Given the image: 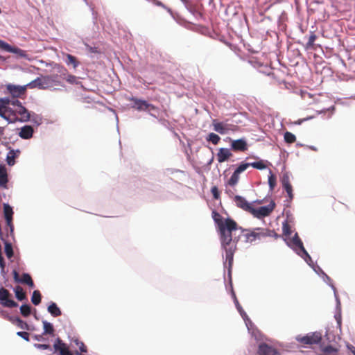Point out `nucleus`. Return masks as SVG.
Returning a JSON list of instances; mask_svg holds the SVG:
<instances>
[{
    "label": "nucleus",
    "mask_w": 355,
    "mask_h": 355,
    "mask_svg": "<svg viewBox=\"0 0 355 355\" xmlns=\"http://www.w3.org/2000/svg\"><path fill=\"white\" fill-rule=\"evenodd\" d=\"M321 355H338L339 354V347L338 345H327L324 343L320 345Z\"/></svg>",
    "instance_id": "obj_14"
},
{
    "label": "nucleus",
    "mask_w": 355,
    "mask_h": 355,
    "mask_svg": "<svg viewBox=\"0 0 355 355\" xmlns=\"http://www.w3.org/2000/svg\"><path fill=\"white\" fill-rule=\"evenodd\" d=\"M250 166L259 170L265 169L266 168V165L262 160L250 163Z\"/></svg>",
    "instance_id": "obj_41"
},
{
    "label": "nucleus",
    "mask_w": 355,
    "mask_h": 355,
    "mask_svg": "<svg viewBox=\"0 0 355 355\" xmlns=\"http://www.w3.org/2000/svg\"><path fill=\"white\" fill-rule=\"evenodd\" d=\"M0 49L7 52L15 53L19 58H28V55L26 51L22 50L17 46H12L1 40H0Z\"/></svg>",
    "instance_id": "obj_10"
},
{
    "label": "nucleus",
    "mask_w": 355,
    "mask_h": 355,
    "mask_svg": "<svg viewBox=\"0 0 355 355\" xmlns=\"http://www.w3.org/2000/svg\"><path fill=\"white\" fill-rule=\"evenodd\" d=\"M347 348L354 354V355H355V347L349 345H347Z\"/></svg>",
    "instance_id": "obj_54"
},
{
    "label": "nucleus",
    "mask_w": 355,
    "mask_h": 355,
    "mask_svg": "<svg viewBox=\"0 0 355 355\" xmlns=\"http://www.w3.org/2000/svg\"><path fill=\"white\" fill-rule=\"evenodd\" d=\"M0 267L1 269V272H3L4 268H5V262H4L3 258L1 255V253H0Z\"/></svg>",
    "instance_id": "obj_51"
},
{
    "label": "nucleus",
    "mask_w": 355,
    "mask_h": 355,
    "mask_svg": "<svg viewBox=\"0 0 355 355\" xmlns=\"http://www.w3.org/2000/svg\"><path fill=\"white\" fill-rule=\"evenodd\" d=\"M10 236H10V233L6 232V238L1 237V240L3 241L5 244V253L8 259H10L13 256L12 245L9 240Z\"/></svg>",
    "instance_id": "obj_20"
},
{
    "label": "nucleus",
    "mask_w": 355,
    "mask_h": 355,
    "mask_svg": "<svg viewBox=\"0 0 355 355\" xmlns=\"http://www.w3.org/2000/svg\"><path fill=\"white\" fill-rule=\"evenodd\" d=\"M13 210L8 204H3V216L6 220V231L10 232L12 238L14 237V225L12 223Z\"/></svg>",
    "instance_id": "obj_5"
},
{
    "label": "nucleus",
    "mask_w": 355,
    "mask_h": 355,
    "mask_svg": "<svg viewBox=\"0 0 355 355\" xmlns=\"http://www.w3.org/2000/svg\"><path fill=\"white\" fill-rule=\"evenodd\" d=\"M207 140L211 142L213 144L216 145L220 141V138L218 135L211 132L209 134L208 137H207Z\"/></svg>",
    "instance_id": "obj_36"
},
{
    "label": "nucleus",
    "mask_w": 355,
    "mask_h": 355,
    "mask_svg": "<svg viewBox=\"0 0 355 355\" xmlns=\"http://www.w3.org/2000/svg\"><path fill=\"white\" fill-rule=\"evenodd\" d=\"M316 39H317L316 35L313 32H311V35L309 37L308 42L306 43V46H305V49H315L314 42Z\"/></svg>",
    "instance_id": "obj_29"
},
{
    "label": "nucleus",
    "mask_w": 355,
    "mask_h": 355,
    "mask_svg": "<svg viewBox=\"0 0 355 355\" xmlns=\"http://www.w3.org/2000/svg\"><path fill=\"white\" fill-rule=\"evenodd\" d=\"M248 241L252 242L256 239H261L266 237H274L277 239L279 235L274 231L268 228L257 227L251 232L245 234Z\"/></svg>",
    "instance_id": "obj_3"
},
{
    "label": "nucleus",
    "mask_w": 355,
    "mask_h": 355,
    "mask_svg": "<svg viewBox=\"0 0 355 355\" xmlns=\"http://www.w3.org/2000/svg\"><path fill=\"white\" fill-rule=\"evenodd\" d=\"M275 207V203L272 201L268 205L260 207L258 209H255L252 207L250 211V214H252L254 216L260 218L261 217L269 216Z\"/></svg>",
    "instance_id": "obj_6"
},
{
    "label": "nucleus",
    "mask_w": 355,
    "mask_h": 355,
    "mask_svg": "<svg viewBox=\"0 0 355 355\" xmlns=\"http://www.w3.org/2000/svg\"><path fill=\"white\" fill-rule=\"evenodd\" d=\"M12 322L22 329L29 330V325L18 317L15 318Z\"/></svg>",
    "instance_id": "obj_32"
},
{
    "label": "nucleus",
    "mask_w": 355,
    "mask_h": 355,
    "mask_svg": "<svg viewBox=\"0 0 355 355\" xmlns=\"http://www.w3.org/2000/svg\"><path fill=\"white\" fill-rule=\"evenodd\" d=\"M0 104L4 105L6 107H8L7 105L10 104V100L6 98H0Z\"/></svg>",
    "instance_id": "obj_48"
},
{
    "label": "nucleus",
    "mask_w": 355,
    "mask_h": 355,
    "mask_svg": "<svg viewBox=\"0 0 355 355\" xmlns=\"http://www.w3.org/2000/svg\"><path fill=\"white\" fill-rule=\"evenodd\" d=\"M259 355H280L279 352L273 347L266 343L260 344L258 349Z\"/></svg>",
    "instance_id": "obj_17"
},
{
    "label": "nucleus",
    "mask_w": 355,
    "mask_h": 355,
    "mask_svg": "<svg viewBox=\"0 0 355 355\" xmlns=\"http://www.w3.org/2000/svg\"><path fill=\"white\" fill-rule=\"evenodd\" d=\"M15 153L13 150H10L7 157L6 161L9 166H13L15 164Z\"/></svg>",
    "instance_id": "obj_39"
},
{
    "label": "nucleus",
    "mask_w": 355,
    "mask_h": 355,
    "mask_svg": "<svg viewBox=\"0 0 355 355\" xmlns=\"http://www.w3.org/2000/svg\"><path fill=\"white\" fill-rule=\"evenodd\" d=\"M12 275L15 282L26 284L31 288H33L35 286L32 277L29 274L24 273L22 276L20 277L19 272L16 270H14L12 271Z\"/></svg>",
    "instance_id": "obj_11"
},
{
    "label": "nucleus",
    "mask_w": 355,
    "mask_h": 355,
    "mask_svg": "<svg viewBox=\"0 0 355 355\" xmlns=\"http://www.w3.org/2000/svg\"><path fill=\"white\" fill-rule=\"evenodd\" d=\"M41 299L40 292L37 290L34 291L31 297L32 303L35 305H38L41 302Z\"/></svg>",
    "instance_id": "obj_33"
},
{
    "label": "nucleus",
    "mask_w": 355,
    "mask_h": 355,
    "mask_svg": "<svg viewBox=\"0 0 355 355\" xmlns=\"http://www.w3.org/2000/svg\"><path fill=\"white\" fill-rule=\"evenodd\" d=\"M234 201L238 207L250 213L252 206L243 197L241 196H235Z\"/></svg>",
    "instance_id": "obj_18"
},
{
    "label": "nucleus",
    "mask_w": 355,
    "mask_h": 355,
    "mask_svg": "<svg viewBox=\"0 0 355 355\" xmlns=\"http://www.w3.org/2000/svg\"><path fill=\"white\" fill-rule=\"evenodd\" d=\"M8 182V173L4 166H0V187L6 189Z\"/></svg>",
    "instance_id": "obj_23"
},
{
    "label": "nucleus",
    "mask_w": 355,
    "mask_h": 355,
    "mask_svg": "<svg viewBox=\"0 0 355 355\" xmlns=\"http://www.w3.org/2000/svg\"><path fill=\"white\" fill-rule=\"evenodd\" d=\"M300 96L302 98L306 101L309 104H311L315 101V95L311 94V93L306 91H300Z\"/></svg>",
    "instance_id": "obj_26"
},
{
    "label": "nucleus",
    "mask_w": 355,
    "mask_h": 355,
    "mask_svg": "<svg viewBox=\"0 0 355 355\" xmlns=\"http://www.w3.org/2000/svg\"><path fill=\"white\" fill-rule=\"evenodd\" d=\"M130 101L133 102L132 108L138 111H150L155 110L157 107L153 104L148 103L147 101L139 99L135 97L130 98Z\"/></svg>",
    "instance_id": "obj_9"
},
{
    "label": "nucleus",
    "mask_w": 355,
    "mask_h": 355,
    "mask_svg": "<svg viewBox=\"0 0 355 355\" xmlns=\"http://www.w3.org/2000/svg\"><path fill=\"white\" fill-rule=\"evenodd\" d=\"M331 336H332V335H331V333H327V334H326V336H326L327 339L328 340H330V338H331Z\"/></svg>",
    "instance_id": "obj_56"
},
{
    "label": "nucleus",
    "mask_w": 355,
    "mask_h": 355,
    "mask_svg": "<svg viewBox=\"0 0 355 355\" xmlns=\"http://www.w3.org/2000/svg\"><path fill=\"white\" fill-rule=\"evenodd\" d=\"M33 128L31 125H25L21 128L19 132V137L22 139H28L33 137Z\"/></svg>",
    "instance_id": "obj_24"
},
{
    "label": "nucleus",
    "mask_w": 355,
    "mask_h": 355,
    "mask_svg": "<svg viewBox=\"0 0 355 355\" xmlns=\"http://www.w3.org/2000/svg\"><path fill=\"white\" fill-rule=\"evenodd\" d=\"M10 114L13 116H16L17 114H18L19 116H20L19 120L21 121L26 122L30 119V113L28 111V110L23 105H20L19 107H17L15 110L12 109Z\"/></svg>",
    "instance_id": "obj_16"
},
{
    "label": "nucleus",
    "mask_w": 355,
    "mask_h": 355,
    "mask_svg": "<svg viewBox=\"0 0 355 355\" xmlns=\"http://www.w3.org/2000/svg\"><path fill=\"white\" fill-rule=\"evenodd\" d=\"M217 228L222 248L225 251V260L228 262L229 267H231L240 234L242 232L241 227H239L235 220L227 218L225 221H220Z\"/></svg>",
    "instance_id": "obj_1"
},
{
    "label": "nucleus",
    "mask_w": 355,
    "mask_h": 355,
    "mask_svg": "<svg viewBox=\"0 0 355 355\" xmlns=\"http://www.w3.org/2000/svg\"><path fill=\"white\" fill-rule=\"evenodd\" d=\"M283 234L286 236L291 234V227L287 222L283 223L282 225Z\"/></svg>",
    "instance_id": "obj_40"
},
{
    "label": "nucleus",
    "mask_w": 355,
    "mask_h": 355,
    "mask_svg": "<svg viewBox=\"0 0 355 355\" xmlns=\"http://www.w3.org/2000/svg\"><path fill=\"white\" fill-rule=\"evenodd\" d=\"M276 176L272 173L271 170H270V175L268 176V184L270 190H273L276 186Z\"/></svg>",
    "instance_id": "obj_37"
},
{
    "label": "nucleus",
    "mask_w": 355,
    "mask_h": 355,
    "mask_svg": "<svg viewBox=\"0 0 355 355\" xmlns=\"http://www.w3.org/2000/svg\"><path fill=\"white\" fill-rule=\"evenodd\" d=\"M34 339L37 341H41L43 339L42 335H35Z\"/></svg>",
    "instance_id": "obj_53"
},
{
    "label": "nucleus",
    "mask_w": 355,
    "mask_h": 355,
    "mask_svg": "<svg viewBox=\"0 0 355 355\" xmlns=\"http://www.w3.org/2000/svg\"><path fill=\"white\" fill-rule=\"evenodd\" d=\"M232 295H233V297H234V300L235 305H236L237 309L241 312V310H242V307L240 305V304H239V301H238V300H237V298H236V297L235 295V293L234 292L232 293Z\"/></svg>",
    "instance_id": "obj_49"
},
{
    "label": "nucleus",
    "mask_w": 355,
    "mask_h": 355,
    "mask_svg": "<svg viewBox=\"0 0 355 355\" xmlns=\"http://www.w3.org/2000/svg\"><path fill=\"white\" fill-rule=\"evenodd\" d=\"M75 342L76 345L78 347L80 352H87V347L83 342L79 341L78 340H76Z\"/></svg>",
    "instance_id": "obj_45"
},
{
    "label": "nucleus",
    "mask_w": 355,
    "mask_h": 355,
    "mask_svg": "<svg viewBox=\"0 0 355 355\" xmlns=\"http://www.w3.org/2000/svg\"><path fill=\"white\" fill-rule=\"evenodd\" d=\"M42 323H43V328H44L43 334L53 335L54 328H53V324L46 320L43 321Z\"/></svg>",
    "instance_id": "obj_30"
},
{
    "label": "nucleus",
    "mask_w": 355,
    "mask_h": 355,
    "mask_svg": "<svg viewBox=\"0 0 355 355\" xmlns=\"http://www.w3.org/2000/svg\"><path fill=\"white\" fill-rule=\"evenodd\" d=\"M12 111V108L10 107H6L4 105H2L0 104V116L6 119V120H8V117L6 116V114L5 112H9L10 113Z\"/></svg>",
    "instance_id": "obj_42"
},
{
    "label": "nucleus",
    "mask_w": 355,
    "mask_h": 355,
    "mask_svg": "<svg viewBox=\"0 0 355 355\" xmlns=\"http://www.w3.org/2000/svg\"><path fill=\"white\" fill-rule=\"evenodd\" d=\"M213 218L217 225V227H218V223H220V221H225L226 218H223L218 212L216 211H213Z\"/></svg>",
    "instance_id": "obj_44"
},
{
    "label": "nucleus",
    "mask_w": 355,
    "mask_h": 355,
    "mask_svg": "<svg viewBox=\"0 0 355 355\" xmlns=\"http://www.w3.org/2000/svg\"><path fill=\"white\" fill-rule=\"evenodd\" d=\"M214 130L220 135H225L230 131H234L235 130V125L223 122H218L216 120L213 121Z\"/></svg>",
    "instance_id": "obj_12"
},
{
    "label": "nucleus",
    "mask_w": 355,
    "mask_h": 355,
    "mask_svg": "<svg viewBox=\"0 0 355 355\" xmlns=\"http://www.w3.org/2000/svg\"><path fill=\"white\" fill-rule=\"evenodd\" d=\"M336 319L338 322V324L340 326V324H341V317H340V315H336Z\"/></svg>",
    "instance_id": "obj_55"
},
{
    "label": "nucleus",
    "mask_w": 355,
    "mask_h": 355,
    "mask_svg": "<svg viewBox=\"0 0 355 355\" xmlns=\"http://www.w3.org/2000/svg\"><path fill=\"white\" fill-rule=\"evenodd\" d=\"M14 292L15 294L16 298L19 301H23L26 299V294L24 291V289L20 286H17L14 288Z\"/></svg>",
    "instance_id": "obj_25"
},
{
    "label": "nucleus",
    "mask_w": 355,
    "mask_h": 355,
    "mask_svg": "<svg viewBox=\"0 0 355 355\" xmlns=\"http://www.w3.org/2000/svg\"><path fill=\"white\" fill-rule=\"evenodd\" d=\"M284 140L288 144H293L296 141V137L290 132H286L284 134Z\"/></svg>",
    "instance_id": "obj_38"
},
{
    "label": "nucleus",
    "mask_w": 355,
    "mask_h": 355,
    "mask_svg": "<svg viewBox=\"0 0 355 355\" xmlns=\"http://www.w3.org/2000/svg\"><path fill=\"white\" fill-rule=\"evenodd\" d=\"M232 156L230 149L221 148L218 150L217 153V160L219 163H222L227 160Z\"/></svg>",
    "instance_id": "obj_21"
},
{
    "label": "nucleus",
    "mask_w": 355,
    "mask_h": 355,
    "mask_svg": "<svg viewBox=\"0 0 355 355\" xmlns=\"http://www.w3.org/2000/svg\"><path fill=\"white\" fill-rule=\"evenodd\" d=\"M17 335L19 337H21L22 338H24L25 340L26 341H29L30 339H29V334L28 332H26V331H19L17 333Z\"/></svg>",
    "instance_id": "obj_47"
},
{
    "label": "nucleus",
    "mask_w": 355,
    "mask_h": 355,
    "mask_svg": "<svg viewBox=\"0 0 355 355\" xmlns=\"http://www.w3.org/2000/svg\"><path fill=\"white\" fill-rule=\"evenodd\" d=\"M250 166V163H242L237 167V168L234 171L236 172V173L240 175V173L245 171Z\"/></svg>",
    "instance_id": "obj_43"
},
{
    "label": "nucleus",
    "mask_w": 355,
    "mask_h": 355,
    "mask_svg": "<svg viewBox=\"0 0 355 355\" xmlns=\"http://www.w3.org/2000/svg\"><path fill=\"white\" fill-rule=\"evenodd\" d=\"M48 311L53 316L58 317L61 315L62 312L55 303L52 302L48 307Z\"/></svg>",
    "instance_id": "obj_27"
},
{
    "label": "nucleus",
    "mask_w": 355,
    "mask_h": 355,
    "mask_svg": "<svg viewBox=\"0 0 355 355\" xmlns=\"http://www.w3.org/2000/svg\"><path fill=\"white\" fill-rule=\"evenodd\" d=\"M239 174L236 173V172L234 171L233 173V174L232 175L231 178L229 179V180L227 182V184L231 187H234L239 182Z\"/></svg>",
    "instance_id": "obj_35"
},
{
    "label": "nucleus",
    "mask_w": 355,
    "mask_h": 355,
    "mask_svg": "<svg viewBox=\"0 0 355 355\" xmlns=\"http://www.w3.org/2000/svg\"><path fill=\"white\" fill-rule=\"evenodd\" d=\"M35 347L41 349H50V345L46 344H35Z\"/></svg>",
    "instance_id": "obj_50"
},
{
    "label": "nucleus",
    "mask_w": 355,
    "mask_h": 355,
    "mask_svg": "<svg viewBox=\"0 0 355 355\" xmlns=\"http://www.w3.org/2000/svg\"><path fill=\"white\" fill-rule=\"evenodd\" d=\"M232 150L234 151H245L247 150V143L245 140L240 139L234 140L231 144Z\"/></svg>",
    "instance_id": "obj_22"
},
{
    "label": "nucleus",
    "mask_w": 355,
    "mask_h": 355,
    "mask_svg": "<svg viewBox=\"0 0 355 355\" xmlns=\"http://www.w3.org/2000/svg\"><path fill=\"white\" fill-rule=\"evenodd\" d=\"M21 314L24 317L30 315L31 312V307L28 304H23L20 306Z\"/></svg>",
    "instance_id": "obj_34"
},
{
    "label": "nucleus",
    "mask_w": 355,
    "mask_h": 355,
    "mask_svg": "<svg viewBox=\"0 0 355 355\" xmlns=\"http://www.w3.org/2000/svg\"><path fill=\"white\" fill-rule=\"evenodd\" d=\"M10 105L16 106L17 107H19L20 105H22L21 103L17 99L10 101Z\"/></svg>",
    "instance_id": "obj_52"
},
{
    "label": "nucleus",
    "mask_w": 355,
    "mask_h": 355,
    "mask_svg": "<svg viewBox=\"0 0 355 355\" xmlns=\"http://www.w3.org/2000/svg\"><path fill=\"white\" fill-rule=\"evenodd\" d=\"M288 245L291 247L298 255L306 261L307 259H311V257L305 250L303 243L300 239L297 233H295L291 240L286 242Z\"/></svg>",
    "instance_id": "obj_4"
},
{
    "label": "nucleus",
    "mask_w": 355,
    "mask_h": 355,
    "mask_svg": "<svg viewBox=\"0 0 355 355\" xmlns=\"http://www.w3.org/2000/svg\"><path fill=\"white\" fill-rule=\"evenodd\" d=\"M11 294L5 288H0V302L4 307L15 308L18 304L13 300L10 299Z\"/></svg>",
    "instance_id": "obj_7"
},
{
    "label": "nucleus",
    "mask_w": 355,
    "mask_h": 355,
    "mask_svg": "<svg viewBox=\"0 0 355 355\" xmlns=\"http://www.w3.org/2000/svg\"><path fill=\"white\" fill-rule=\"evenodd\" d=\"M211 191L214 199L218 200L220 198L219 191L216 186L211 188Z\"/></svg>",
    "instance_id": "obj_46"
},
{
    "label": "nucleus",
    "mask_w": 355,
    "mask_h": 355,
    "mask_svg": "<svg viewBox=\"0 0 355 355\" xmlns=\"http://www.w3.org/2000/svg\"><path fill=\"white\" fill-rule=\"evenodd\" d=\"M27 85L25 86H16L12 85H7L6 88L12 96L15 98L24 95L26 91Z\"/></svg>",
    "instance_id": "obj_13"
},
{
    "label": "nucleus",
    "mask_w": 355,
    "mask_h": 355,
    "mask_svg": "<svg viewBox=\"0 0 355 355\" xmlns=\"http://www.w3.org/2000/svg\"><path fill=\"white\" fill-rule=\"evenodd\" d=\"M282 184L284 189L288 194L290 200L293 198V187L290 182L289 176L287 174L283 175L282 179Z\"/></svg>",
    "instance_id": "obj_19"
},
{
    "label": "nucleus",
    "mask_w": 355,
    "mask_h": 355,
    "mask_svg": "<svg viewBox=\"0 0 355 355\" xmlns=\"http://www.w3.org/2000/svg\"><path fill=\"white\" fill-rule=\"evenodd\" d=\"M66 76L64 79L69 83L72 85H78L80 81L78 80V78L72 74L64 73Z\"/></svg>",
    "instance_id": "obj_31"
},
{
    "label": "nucleus",
    "mask_w": 355,
    "mask_h": 355,
    "mask_svg": "<svg viewBox=\"0 0 355 355\" xmlns=\"http://www.w3.org/2000/svg\"><path fill=\"white\" fill-rule=\"evenodd\" d=\"M297 340L303 345L318 344L322 340V335L320 332H313L304 336L299 337Z\"/></svg>",
    "instance_id": "obj_8"
},
{
    "label": "nucleus",
    "mask_w": 355,
    "mask_h": 355,
    "mask_svg": "<svg viewBox=\"0 0 355 355\" xmlns=\"http://www.w3.org/2000/svg\"><path fill=\"white\" fill-rule=\"evenodd\" d=\"M57 76V75L41 76L28 83L27 87L30 89H46L49 87L59 85L60 82L56 80Z\"/></svg>",
    "instance_id": "obj_2"
},
{
    "label": "nucleus",
    "mask_w": 355,
    "mask_h": 355,
    "mask_svg": "<svg viewBox=\"0 0 355 355\" xmlns=\"http://www.w3.org/2000/svg\"><path fill=\"white\" fill-rule=\"evenodd\" d=\"M53 347L55 352H58L60 355H73L67 345L64 343L59 338L56 339Z\"/></svg>",
    "instance_id": "obj_15"
},
{
    "label": "nucleus",
    "mask_w": 355,
    "mask_h": 355,
    "mask_svg": "<svg viewBox=\"0 0 355 355\" xmlns=\"http://www.w3.org/2000/svg\"><path fill=\"white\" fill-rule=\"evenodd\" d=\"M66 58L67 60L65 62L67 65L71 64L73 69H76V67L79 65V62L75 56L71 54H66Z\"/></svg>",
    "instance_id": "obj_28"
}]
</instances>
